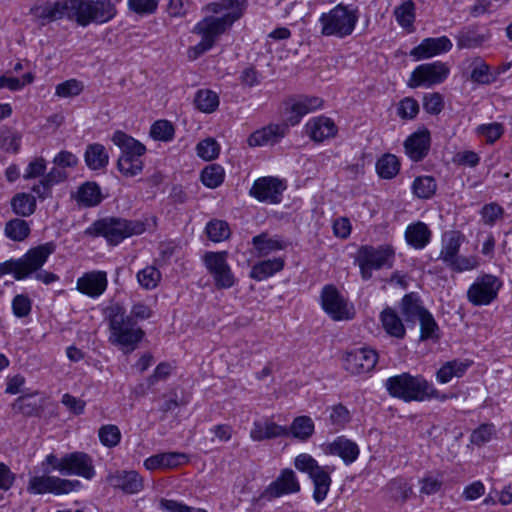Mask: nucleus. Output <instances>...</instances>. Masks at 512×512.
<instances>
[{
  "label": "nucleus",
  "instance_id": "f257e3e1",
  "mask_svg": "<svg viewBox=\"0 0 512 512\" xmlns=\"http://www.w3.org/2000/svg\"><path fill=\"white\" fill-rule=\"evenodd\" d=\"M31 13L41 21V25L66 17L86 27L92 22L110 21L116 15V9L109 0H62L34 6Z\"/></svg>",
  "mask_w": 512,
  "mask_h": 512
},
{
  "label": "nucleus",
  "instance_id": "f03ea898",
  "mask_svg": "<svg viewBox=\"0 0 512 512\" xmlns=\"http://www.w3.org/2000/svg\"><path fill=\"white\" fill-rule=\"evenodd\" d=\"M384 387L391 397L407 403L440 398L439 391L432 383L422 375H411L408 372L387 378ZM445 398V396H441L442 400Z\"/></svg>",
  "mask_w": 512,
  "mask_h": 512
},
{
  "label": "nucleus",
  "instance_id": "7ed1b4c3",
  "mask_svg": "<svg viewBox=\"0 0 512 512\" xmlns=\"http://www.w3.org/2000/svg\"><path fill=\"white\" fill-rule=\"evenodd\" d=\"M109 341L119 346L124 353L134 351L144 337V331L136 326L134 320L126 315L120 305H113L109 308Z\"/></svg>",
  "mask_w": 512,
  "mask_h": 512
},
{
  "label": "nucleus",
  "instance_id": "20e7f679",
  "mask_svg": "<svg viewBox=\"0 0 512 512\" xmlns=\"http://www.w3.org/2000/svg\"><path fill=\"white\" fill-rule=\"evenodd\" d=\"M53 241L30 248L21 258L0 263V277L13 274L16 280H23L41 269L50 255L56 251Z\"/></svg>",
  "mask_w": 512,
  "mask_h": 512
},
{
  "label": "nucleus",
  "instance_id": "39448f33",
  "mask_svg": "<svg viewBox=\"0 0 512 512\" xmlns=\"http://www.w3.org/2000/svg\"><path fill=\"white\" fill-rule=\"evenodd\" d=\"M145 230V223L140 220L106 217L93 222L85 234L93 237L102 236L109 245L115 246L128 237L142 234Z\"/></svg>",
  "mask_w": 512,
  "mask_h": 512
},
{
  "label": "nucleus",
  "instance_id": "423d86ee",
  "mask_svg": "<svg viewBox=\"0 0 512 512\" xmlns=\"http://www.w3.org/2000/svg\"><path fill=\"white\" fill-rule=\"evenodd\" d=\"M464 241V234L458 230L446 231L441 237V249L438 259L447 268L456 273L471 271L479 265L478 259L475 256H462L459 254Z\"/></svg>",
  "mask_w": 512,
  "mask_h": 512
},
{
  "label": "nucleus",
  "instance_id": "0eeeda50",
  "mask_svg": "<svg viewBox=\"0 0 512 512\" xmlns=\"http://www.w3.org/2000/svg\"><path fill=\"white\" fill-rule=\"evenodd\" d=\"M113 143L121 150L117 161V168L125 177H134L142 172V156L146 153L144 144L124 133L116 131L112 136Z\"/></svg>",
  "mask_w": 512,
  "mask_h": 512
},
{
  "label": "nucleus",
  "instance_id": "6e6552de",
  "mask_svg": "<svg viewBox=\"0 0 512 512\" xmlns=\"http://www.w3.org/2000/svg\"><path fill=\"white\" fill-rule=\"evenodd\" d=\"M359 19L358 10L344 4H338L319 17L321 34L326 37L345 38L351 35Z\"/></svg>",
  "mask_w": 512,
  "mask_h": 512
},
{
  "label": "nucleus",
  "instance_id": "1a4fd4ad",
  "mask_svg": "<svg viewBox=\"0 0 512 512\" xmlns=\"http://www.w3.org/2000/svg\"><path fill=\"white\" fill-rule=\"evenodd\" d=\"M295 468L303 473H306L313 483V499L317 503H321L327 496L332 479L330 474L333 472L334 467L321 466L317 460L310 454L301 453L294 459Z\"/></svg>",
  "mask_w": 512,
  "mask_h": 512
},
{
  "label": "nucleus",
  "instance_id": "9d476101",
  "mask_svg": "<svg viewBox=\"0 0 512 512\" xmlns=\"http://www.w3.org/2000/svg\"><path fill=\"white\" fill-rule=\"evenodd\" d=\"M395 258V250L389 244L379 246L362 245L356 255V263L359 266L363 280L371 279L373 270L391 268Z\"/></svg>",
  "mask_w": 512,
  "mask_h": 512
},
{
  "label": "nucleus",
  "instance_id": "9b49d317",
  "mask_svg": "<svg viewBox=\"0 0 512 512\" xmlns=\"http://www.w3.org/2000/svg\"><path fill=\"white\" fill-rule=\"evenodd\" d=\"M502 281L492 275L478 276L467 290V299L474 306H485L492 303L498 295Z\"/></svg>",
  "mask_w": 512,
  "mask_h": 512
},
{
  "label": "nucleus",
  "instance_id": "f8f14e48",
  "mask_svg": "<svg viewBox=\"0 0 512 512\" xmlns=\"http://www.w3.org/2000/svg\"><path fill=\"white\" fill-rule=\"evenodd\" d=\"M81 486L78 480L62 479L56 476H34L28 482L27 490L33 494H68Z\"/></svg>",
  "mask_w": 512,
  "mask_h": 512
},
{
  "label": "nucleus",
  "instance_id": "ddd939ff",
  "mask_svg": "<svg viewBox=\"0 0 512 512\" xmlns=\"http://www.w3.org/2000/svg\"><path fill=\"white\" fill-rule=\"evenodd\" d=\"M226 251L221 252H207L204 255V263L212 275L215 285L220 289H228L235 283V277L227 262Z\"/></svg>",
  "mask_w": 512,
  "mask_h": 512
},
{
  "label": "nucleus",
  "instance_id": "4468645a",
  "mask_svg": "<svg viewBox=\"0 0 512 512\" xmlns=\"http://www.w3.org/2000/svg\"><path fill=\"white\" fill-rule=\"evenodd\" d=\"M300 489L296 473L290 468H285L260 494L258 501L270 502L284 495L298 493Z\"/></svg>",
  "mask_w": 512,
  "mask_h": 512
},
{
  "label": "nucleus",
  "instance_id": "2eb2a0df",
  "mask_svg": "<svg viewBox=\"0 0 512 512\" xmlns=\"http://www.w3.org/2000/svg\"><path fill=\"white\" fill-rule=\"evenodd\" d=\"M321 305L323 310L335 321L353 318L352 308L348 306L347 300L333 285H325L322 288Z\"/></svg>",
  "mask_w": 512,
  "mask_h": 512
},
{
  "label": "nucleus",
  "instance_id": "dca6fc26",
  "mask_svg": "<svg viewBox=\"0 0 512 512\" xmlns=\"http://www.w3.org/2000/svg\"><path fill=\"white\" fill-rule=\"evenodd\" d=\"M378 362V353L369 347H361L345 353L343 357L344 369L352 375H361L371 372Z\"/></svg>",
  "mask_w": 512,
  "mask_h": 512
},
{
  "label": "nucleus",
  "instance_id": "f3484780",
  "mask_svg": "<svg viewBox=\"0 0 512 512\" xmlns=\"http://www.w3.org/2000/svg\"><path fill=\"white\" fill-rule=\"evenodd\" d=\"M449 74V68L442 62L422 64L412 72L409 86H433L442 83Z\"/></svg>",
  "mask_w": 512,
  "mask_h": 512
},
{
  "label": "nucleus",
  "instance_id": "a211bd4d",
  "mask_svg": "<svg viewBox=\"0 0 512 512\" xmlns=\"http://www.w3.org/2000/svg\"><path fill=\"white\" fill-rule=\"evenodd\" d=\"M286 189L283 180L267 176L254 181L249 194L260 202L278 204L282 200V193Z\"/></svg>",
  "mask_w": 512,
  "mask_h": 512
},
{
  "label": "nucleus",
  "instance_id": "6ab92c4d",
  "mask_svg": "<svg viewBox=\"0 0 512 512\" xmlns=\"http://www.w3.org/2000/svg\"><path fill=\"white\" fill-rule=\"evenodd\" d=\"M64 475H77L90 480L95 475L93 459L84 452H72L64 455Z\"/></svg>",
  "mask_w": 512,
  "mask_h": 512
},
{
  "label": "nucleus",
  "instance_id": "aec40b11",
  "mask_svg": "<svg viewBox=\"0 0 512 512\" xmlns=\"http://www.w3.org/2000/svg\"><path fill=\"white\" fill-rule=\"evenodd\" d=\"M320 448L325 455L340 457L346 465L353 463L359 456L358 445L344 436L323 443Z\"/></svg>",
  "mask_w": 512,
  "mask_h": 512
},
{
  "label": "nucleus",
  "instance_id": "412c9836",
  "mask_svg": "<svg viewBox=\"0 0 512 512\" xmlns=\"http://www.w3.org/2000/svg\"><path fill=\"white\" fill-rule=\"evenodd\" d=\"M288 122L279 124H269L253 132L247 139L250 147H259L265 145H274L278 143L289 130Z\"/></svg>",
  "mask_w": 512,
  "mask_h": 512
},
{
  "label": "nucleus",
  "instance_id": "4be33fe9",
  "mask_svg": "<svg viewBox=\"0 0 512 512\" xmlns=\"http://www.w3.org/2000/svg\"><path fill=\"white\" fill-rule=\"evenodd\" d=\"M232 24L223 16H208L195 25L193 33L200 35L204 40L214 45L217 37L223 34Z\"/></svg>",
  "mask_w": 512,
  "mask_h": 512
},
{
  "label": "nucleus",
  "instance_id": "5701e85b",
  "mask_svg": "<svg viewBox=\"0 0 512 512\" xmlns=\"http://www.w3.org/2000/svg\"><path fill=\"white\" fill-rule=\"evenodd\" d=\"M452 46L451 40L446 36L425 38L411 50L410 55L416 60L427 59L450 51Z\"/></svg>",
  "mask_w": 512,
  "mask_h": 512
},
{
  "label": "nucleus",
  "instance_id": "b1692460",
  "mask_svg": "<svg viewBox=\"0 0 512 512\" xmlns=\"http://www.w3.org/2000/svg\"><path fill=\"white\" fill-rule=\"evenodd\" d=\"M107 274L104 271H91L77 279L76 288L91 298L99 297L107 288Z\"/></svg>",
  "mask_w": 512,
  "mask_h": 512
},
{
  "label": "nucleus",
  "instance_id": "393cba45",
  "mask_svg": "<svg viewBox=\"0 0 512 512\" xmlns=\"http://www.w3.org/2000/svg\"><path fill=\"white\" fill-rule=\"evenodd\" d=\"M287 436H289L288 427L281 426L269 418L255 420L250 430V438L256 442Z\"/></svg>",
  "mask_w": 512,
  "mask_h": 512
},
{
  "label": "nucleus",
  "instance_id": "a878e982",
  "mask_svg": "<svg viewBox=\"0 0 512 512\" xmlns=\"http://www.w3.org/2000/svg\"><path fill=\"white\" fill-rule=\"evenodd\" d=\"M107 482L127 494H135L143 489V479L136 471H116L108 475Z\"/></svg>",
  "mask_w": 512,
  "mask_h": 512
},
{
  "label": "nucleus",
  "instance_id": "bb28decb",
  "mask_svg": "<svg viewBox=\"0 0 512 512\" xmlns=\"http://www.w3.org/2000/svg\"><path fill=\"white\" fill-rule=\"evenodd\" d=\"M404 147L407 155L415 162L424 159L430 148V133L427 129L417 131L410 135L405 143Z\"/></svg>",
  "mask_w": 512,
  "mask_h": 512
},
{
  "label": "nucleus",
  "instance_id": "cd10ccee",
  "mask_svg": "<svg viewBox=\"0 0 512 512\" xmlns=\"http://www.w3.org/2000/svg\"><path fill=\"white\" fill-rule=\"evenodd\" d=\"M247 8V0H218L206 6V10L213 14H220L227 11L223 15L227 20L234 23L239 20Z\"/></svg>",
  "mask_w": 512,
  "mask_h": 512
},
{
  "label": "nucleus",
  "instance_id": "c85d7f7f",
  "mask_svg": "<svg viewBox=\"0 0 512 512\" xmlns=\"http://www.w3.org/2000/svg\"><path fill=\"white\" fill-rule=\"evenodd\" d=\"M306 132L313 141L322 142L334 137L337 127L332 119L320 116L311 119L306 124Z\"/></svg>",
  "mask_w": 512,
  "mask_h": 512
},
{
  "label": "nucleus",
  "instance_id": "c756f323",
  "mask_svg": "<svg viewBox=\"0 0 512 512\" xmlns=\"http://www.w3.org/2000/svg\"><path fill=\"white\" fill-rule=\"evenodd\" d=\"M188 461V457L180 452L159 453L148 457L144 461V466L148 470L172 469Z\"/></svg>",
  "mask_w": 512,
  "mask_h": 512
},
{
  "label": "nucleus",
  "instance_id": "7c9ffc66",
  "mask_svg": "<svg viewBox=\"0 0 512 512\" xmlns=\"http://www.w3.org/2000/svg\"><path fill=\"white\" fill-rule=\"evenodd\" d=\"M384 331L393 338L403 339L406 328L397 311L391 307L383 309L379 316Z\"/></svg>",
  "mask_w": 512,
  "mask_h": 512
},
{
  "label": "nucleus",
  "instance_id": "2f4dec72",
  "mask_svg": "<svg viewBox=\"0 0 512 512\" xmlns=\"http://www.w3.org/2000/svg\"><path fill=\"white\" fill-rule=\"evenodd\" d=\"M432 232L424 222L418 221L407 226L405 239L414 249H423L431 241Z\"/></svg>",
  "mask_w": 512,
  "mask_h": 512
},
{
  "label": "nucleus",
  "instance_id": "473e14b6",
  "mask_svg": "<svg viewBox=\"0 0 512 512\" xmlns=\"http://www.w3.org/2000/svg\"><path fill=\"white\" fill-rule=\"evenodd\" d=\"M400 311L407 323L415 324L428 310L423 306L420 297L412 292L402 298Z\"/></svg>",
  "mask_w": 512,
  "mask_h": 512
},
{
  "label": "nucleus",
  "instance_id": "72a5a7b5",
  "mask_svg": "<svg viewBox=\"0 0 512 512\" xmlns=\"http://www.w3.org/2000/svg\"><path fill=\"white\" fill-rule=\"evenodd\" d=\"M322 105L323 100L318 97H305L292 105L291 116L287 122L290 126H295L303 116L321 108Z\"/></svg>",
  "mask_w": 512,
  "mask_h": 512
},
{
  "label": "nucleus",
  "instance_id": "f704fd0d",
  "mask_svg": "<svg viewBox=\"0 0 512 512\" xmlns=\"http://www.w3.org/2000/svg\"><path fill=\"white\" fill-rule=\"evenodd\" d=\"M84 160L89 169L94 171L102 170L109 163V154L102 144L93 143L87 146Z\"/></svg>",
  "mask_w": 512,
  "mask_h": 512
},
{
  "label": "nucleus",
  "instance_id": "c9c22d12",
  "mask_svg": "<svg viewBox=\"0 0 512 512\" xmlns=\"http://www.w3.org/2000/svg\"><path fill=\"white\" fill-rule=\"evenodd\" d=\"M284 268V260L282 258H273L256 263L251 271L250 277L256 281H262Z\"/></svg>",
  "mask_w": 512,
  "mask_h": 512
},
{
  "label": "nucleus",
  "instance_id": "e433bc0d",
  "mask_svg": "<svg viewBox=\"0 0 512 512\" xmlns=\"http://www.w3.org/2000/svg\"><path fill=\"white\" fill-rule=\"evenodd\" d=\"M470 79L474 83L488 85L495 81V76L491 73L489 66L480 57L468 60Z\"/></svg>",
  "mask_w": 512,
  "mask_h": 512
},
{
  "label": "nucleus",
  "instance_id": "4c0bfd02",
  "mask_svg": "<svg viewBox=\"0 0 512 512\" xmlns=\"http://www.w3.org/2000/svg\"><path fill=\"white\" fill-rule=\"evenodd\" d=\"M469 365V363L460 360L448 361L438 369L436 380L441 384H446L455 377L460 378L466 373Z\"/></svg>",
  "mask_w": 512,
  "mask_h": 512
},
{
  "label": "nucleus",
  "instance_id": "58836bf2",
  "mask_svg": "<svg viewBox=\"0 0 512 512\" xmlns=\"http://www.w3.org/2000/svg\"><path fill=\"white\" fill-rule=\"evenodd\" d=\"M10 204L12 211L20 217H29L36 210V198L29 193H16Z\"/></svg>",
  "mask_w": 512,
  "mask_h": 512
},
{
  "label": "nucleus",
  "instance_id": "ea45409f",
  "mask_svg": "<svg viewBox=\"0 0 512 512\" xmlns=\"http://www.w3.org/2000/svg\"><path fill=\"white\" fill-rule=\"evenodd\" d=\"M76 200L86 207L98 205L102 200L100 187L95 182L82 184L78 188Z\"/></svg>",
  "mask_w": 512,
  "mask_h": 512
},
{
  "label": "nucleus",
  "instance_id": "a19ab883",
  "mask_svg": "<svg viewBox=\"0 0 512 512\" xmlns=\"http://www.w3.org/2000/svg\"><path fill=\"white\" fill-rule=\"evenodd\" d=\"M5 236L15 242L24 241L31 233L29 222L22 218H14L5 224Z\"/></svg>",
  "mask_w": 512,
  "mask_h": 512
},
{
  "label": "nucleus",
  "instance_id": "79ce46f5",
  "mask_svg": "<svg viewBox=\"0 0 512 512\" xmlns=\"http://www.w3.org/2000/svg\"><path fill=\"white\" fill-rule=\"evenodd\" d=\"M314 429V422L309 416L296 417L288 428L289 435L301 441L308 440L313 435Z\"/></svg>",
  "mask_w": 512,
  "mask_h": 512
},
{
  "label": "nucleus",
  "instance_id": "37998d69",
  "mask_svg": "<svg viewBox=\"0 0 512 512\" xmlns=\"http://www.w3.org/2000/svg\"><path fill=\"white\" fill-rule=\"evenodd\" d=\"M437 190L436 180L432 176H418L412 184V191L419 199H430Z\"/></svg>",
  "mask_w": 512,
  "mask_h": 512
},
{
  "label": "nucleus",
  "instance_id": "c03bdc74",
  "mask_svg": "<svg viewBox=\"0 0 512 512\" xmlns=\"http://www.w3.org/2000/svg\"><path fill=\"white\" fill-rule=\"evenodd\" d=\"M253 246L260 256H266L277 250L286 247V243L278 238H268L267 234L261 233L252 239Z\"/></svg>",
  "mask_w": 512,
  "mask_h": 512
},
{
  "label": "nucleus",
  "instance_id": "a18cd8bd",
  "mask_svg": "<svg viewBox=\"0 0 512 512\" xmlns=\"http://www.w3.org/2000/svg\"><path fill=\"white\" fill-rule=\"evenodd\" d=\"M378 175L383 179L394 178L400 170V162L393 154H385L376 163Z\"/></svg>",
  "mask_w": 512,
  "mask_h": 512
},
{
  "label": "nucleus",
  "instance_id": "49530a36",
  "mask_svg": "<svg viewBox=\"0 0 512 512\" xmlns=\"http://www.w3.org/2000/svg\"><path fill=\"white\" fill-rule=\"evenodd\" d=\"M195 105L197 109L204 113H212L219 106V97L212 90H199L195 96Z\"/></svg>",
  "mask_w": 512,
  "mask_h": 512
},
{
  "label": "nucleus",
  "instance_id": "de8ad7c7",
  "mask_svg": "<svg viewBox=\"0 0 512 512\" xmlns=\"http://www.w3.org/2000/svg\"><path fill=\"white\" fill-rule=\"evenodd\" d=\"M420 324V340H438L440 338L439 335V326L435 321L433 315L427 311L422 315V317L418 320Z\"/></svg>",
  "mask_w": 512,
  "mask_h": 512
},
{
  "label": "nucleus",
  "instance_id": "09e8293b",
  "mask_svg": "<svg viewBox=\"0 0 512 512\" xmlns=\"http://www.w3.org/2000/svg\"><path fill=\"white\" fill-rule=\"evenodd\" d=\"M137 280L142 288L152 290L161 281V272L155 266H147L137 273Z\"/></svg>",
  "mask_w": 512,
  "mask_h": 512
},
{
  "label": "nucleus",
  "instance_id": "8fccbe9b",
  "mask_svg": "<svg viewBox=\"0 0 512 512\" xmlns=\"http://www.w3.org/2000/svg\"><path fill=\"white\" fill-rule=\"evenodd\" d=\"M224 180V169L217 164L205 167L201 173L202 183L209 188H216Z\"/></svg>",
  "mask_w": 512,
  "mask_h": 512
},
{
  "label": "nucleus",
  "instance_id": "3c124183",
  "mask_svg": "<svg viewBox=\"0 0 512 512\" xmlns=\"http://www.w3.org/2000/svg\"><path fill=\"white\" fill-rule=\"evenodd\" d=\"M98 437L103 446L113 448L121 441V431L114 424H106L100 427Z\"/></svg>",
  "mask_w": 512,
  "mask_h": 512
},
{
  "label": "nucleus",
  "instance_id": "603ef678",
  "mask_svg": "<svg viewBox=\"0 0 512 512\" xmlns=\"http://www.w3.org/2000/svg\"><path fill=\"white\" fill-rule=\"evenodd\" d=\"M206 233L211 241L221 242L230 236V228L227 222L215 219L206 225Z\"/></svg>",
  "mask_w": 512,
  "mask_h": 512
},
{
  "label": "nucleus",
  "instance_id": "864d4df0",
  "mask_svg": "<svg viewBox=\"0 0 512 512\" xmlns=\"http://www.w3.org/2000/svg\"><path fill=\"white\" fill-rule=\"evenodd\" d=\"M394 15L400 26L407 28L412 26L415 19V4L412 0H408L396 7Z\"/></svg>",
  "mask_w": 512,
  "mask_h": 512
},
{
  "label": "nucleus",
  "instance_id": "5fc2aeb1",
  "mask_svg": "<svg viewBox=\"0 0 512 512\" xmlns=\"http://www.w3.org/2000/svg\"><path fill=\"white\" fill-rule=\"evenodd\" d=\"M197 155L205 161H211L218 157L220 146L214 138H206L196 146Z\"/></svg>",
  "mask_w": 512,
  "mask_h": 512
},
{
  "label": "nucleus",
  "instance_id": "6e6d98bb",
  "mask_svg": "<svg viewBox=\"0 0 512 512\" xmlns=\"http://www.w3.org/2000/svg\"><path fill=\"white\" fill-rule=\"evenodd\" d=\"M150 135L155 140L168 142L173 139L174 127L167 120H158L151 126Z\"/></svg>",
  "mask_w": 512,
  "mask_h": 512
},
{
  "label": "nucleus",
  "instance_id": "4d7b16f0",
  "mask_svg": "<svg viewBox=\"0 0 512 512\" xmlns=\"http://www.w3.org/2000/svg\"><path fill=\"white\" fill-rule=\"evenodd\" d=\"M476 131L479 135L485 137L488 143L492 144L503 135L504 127L501 123L493 122L479 125Z\"/></svg>",
  "mask_w": 512,
  "mask_h": 512
},
{
  "label": "nucleus",
  "instance_id": "13d9d810",
  "mask_svg": "<svg viewBox=\"0 0 512 512\" xmlns=\"http://www.w3.org/2000/svg\"><path fill=\"white\" fill-rule=\"evenodd\" d=\"M83 88L82 82L70 79L58 84L55 94L63 98L78 96L83 91Z\"/></svg>",
  "mask_w": 512,
  "mask_h": 512
},
{
  "label": "nucleus",
  "instance_id": "bf43d9fd",
  "mask_svg": "<svg viewBox=\"0 0 512 512\" xmlns=\"http://www.w3.org/2000/svg\"><path fill=\"white\" fill-rule=\"evenodd\" d=\"M32 309L31 299L24 294L16 295L12 300V311L17 318L27 317Z\"/></svg>",
  "mask_w": 512,
  "mask_h": 512
},
{
  "label": "nucleus",
  "instance_id": "052dcab7",
  "mask_svg": "<svg viewBox=\"0 0 512 512\" xmlns=\"http://www.w3.org/2000/svg\"><path fill=\"white\" fill-rule=\"evenodd\" d=\"M457 47L459 49H470L479 46L483 39L474 31L461 30L456 36Z\"/></svg>",
  "mask_w": 512,
  "mask_h": 512
},
{
  "label": "nucleus",
  "instance_id": "680f3d73",
  "mask_svg": "<svg viewBox=\"0 0 512 512\" xmlns=\"http://www.w3.org/2000/svg\"><path fill=\"white\" fill-rule=\"evenodd\" d=\"M443 97L439 93L425 94L423 97L424 110L433 115L439 114L443 109Z\"/></svg>",
  "mask_w": 512,
  "mask_h": 512
},
{
  "label": "nucleus",
  "instance_id": "e2e57ef3",
  "mask_svg": "<svg viewBox=\"0 0 512 512\" xmlns=\"http://www.w3.org/2000/svg\"><path fill=\"white\" fill-rule=\"evenodd\" d=\"M21 144V137L15 132L6 131L0 135V146L6 152L17 153Z\"/></svg>",
  "mask_w": 512,
  "mask_h": 512
},
{
  "label": "nucleus",
  "instance_id": "0e129e2a",
  "mask_svg": "<svg viewBox=\"0 0 512 512\" xmlns=\"http://www.w3.org/2000/svg\"><path fill=\"white\" fill-rule=\"evenodd\" d=\"M419 112L418 102L410 97L400 101L398 106V115L403 119H412Z\"/></svg>",
  "mask_w": 512,
  "mask_h": 512
},
{
  "label": "nucleus",
  "instance_id": "69168bd1",
  "mask_svg": "<svg viewBox=\"0 0 512 512\" xmlns=\"http://www.w3.org/2000/svg\"><path fill=\"white\" fill-rule=\"evenodd\" d=\"M46 170V161L42 157L34 158L25 169L23 178L25 180L35 179L39 176H44Z\"/></svg>",
  "mask_w": 512,
  "mask_h": 512
},
{
  "label": "nucleus",
  "instance_id": "338daca9",
  "mask_svg": "<svg viewBox=\"0 0 512 512\" xmlns=\"http://www.w3.org/2000/svg\"><path fill=\"white\" fill-rule=\"evenodd\" d=\"M503 208L496 204V203H490L486 204L481 209V217L485 224L487 225H493L499 218L503 215Z\"/></svg>",
  "mask_w": 512,
  "mask_h": 512
},
{
  "label": "nucleus",
  "instance_id": "774afa93",
  "mask_svg": "<svg viewBox=\"0 0 512 512\" xmlns=\"http://www.w3.org/2000/svg\"><path fill=\"white\" fill-rule=\"evenodd\" d=\"M160 507L166 512H208L202 508H194L187 505L180 504L174 500L162 499Z\"/></svg>",
  "mask_w": 512,
  "mask_h": 512
}]
</instances>
